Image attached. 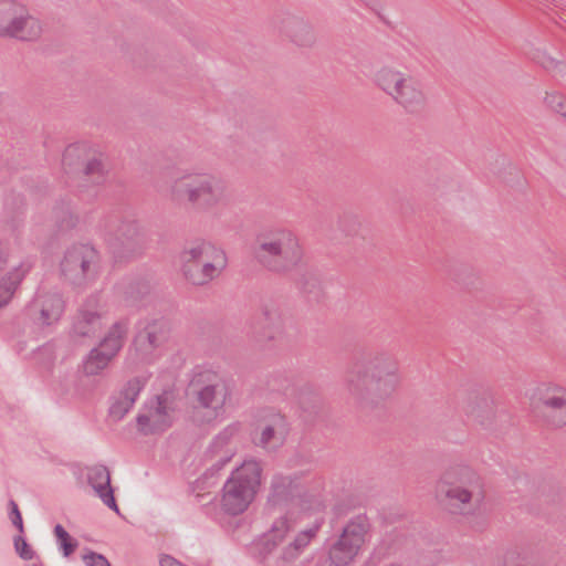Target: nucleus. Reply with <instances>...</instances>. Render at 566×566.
I'll return each instance as SVG.
<instances>
[{
  "label": "nucleus",
  "instance_id": "obj_1",
  "mask_svg": "<svg viewBox=\"0 0 566 566\" xmlns=\"http://www.w3.org/2000/svg\"><path fill=\"white\" fill-rule=\"evenodd\" d=\"M433 499L446 512L468 515L479 511L486 491L482 476L472 467L458 463L448 467L433 485Z\"/></svg>",
  "mask_w": 566,
  "mask_h": 566
},
{
  "label": "nucleus",
  "instance_id": "obj_2",
  "mask_svg": "<svg viewBox=\"0 0 566 566\" xmlns=\"http://www.w3.org/2000/svg\"><path fill=\"white\" fill-rule=\"evenodd\" d=\"M371 80L403 114L418 116L429 109V90L418 76L396 65L385 64L374 72Z\"/></svg>",
  "mask_w": 566,
  "mask_h": 566
},
{
  "label": "nucleus",
  "instance_id": "obj_3",
  "mask_svg": "<svg viewBox=\"0 0 566 566\" xmlns=\"http://www.w3.org/2000/svg\"><path fill=\"white\" fill-rule=\"evenodd\" d=\"M400 384L398 368L394 361L378 360L368 366L353 368L347 377L349 394L360 399L386 398Z\"/></svg>",
  "mask_w": 566,
  "mask_h": 566
},
{
  "label": "nucleus",
  "instance_id": "obj_4",
  "mask_svg": "<svg viewBox=\"0 0 566 566\" xmlns=\"http://www.w3.org/2000/svg\"><path fill=\"white\" fill-rule=\"evenodd\" d=\"M253 256L271 271H285L302 261L303 248L292 231L280 229L259 237Z\"/></svg>",
  "mask_w": 566,
  "mask_h": 566
},
{
  "label": "nucleus",
  "instance_id": "obj_5",
  "mask_svg": "<svg viewBox=\"0 0 566 566\" xmlns=\"http://www.w3.org/2000/svg\"><path fill=\"white\" fill-rule=\"evenodd\" d=\"M181 271L192 284H206L218 277L227 266L226 252L211 242L200 241L180 254Z\"/></svg>",
  "mask_w": 566,
  "mask_h": 566
},
{
  "label": "nucleus",
  "instance_id": "obj_6",
  "mask_svg": "<svg viewBox=\"0 0 566 566\" xmlns=\"http://www.w3.org/2000/svg\"><path fill=\"white\" fill-rule=\"evenodd\" d=\"M261 481V464L254 460L244 461L233 470L223 486V509L230 514L244 512L253 502Z\"/></svg>",
  "mask_w": 566,
  "mask_h": 566
},
{
  "label": "nucleus",
  "instance_id": "obj_7",
  "mask_svg": "<svg viewBox=\"0 0 566 566\" xmlns=\"http://www.w3.org/2000/svg\"><path fill=\"white\" fill-rule=\"evenodd\" d=\"M61 167L66 175L92 182H102L109 172L105 154L98 147L83 142L71 144L64 149Z\"/></svg>",
  "mask_w": 566,
  "mask_h": 566
},
{
  "label": "nucleus",
  "instance_id": "obj_8",
  "mask_svg": "<svg viewBox=\"0 0 566 566\" xmlns=\"http://www.w3.org/2000/svg\"><path fill=\"white\" fill-rule=\"evenodd\" d=\"M533 417L545 428L566 426V388L556 382L537 385L527 397Z\"/></svg>",
  "mask_w": 566,
  "mask_h": 566
},
{
  "label": "nucleus",
  "instance_id": "obj_9",
  "mask_svg": "<svg viewBox=\"0 0 566 566\" xmlns=\"http://www.w3.org/2000/svg\"><path fill=\"white\" fill-rule=\"evenodd\" d=\"M174 200L207 209L219 203L224 196L222 181L212 175H189L176 179L170 186Z\"/></svg>",
  "mask_w": 566,
  "mask_h": 566
},
{
  "label": "nucleus",
  "instance_id": "obj_10",
  "mask_svg": "<svg viewBox=\"0 0 566 566\" xmlns=\"http://www.w3.org/2000/svg\"><path fill=\"white\" fill-rule=\"evenodd\" d=\"M286 433L284 416L276 411H268L256 420L252 442L260 448L273 450L284 442Z\"/></svg>",
  "mask_w": 566,
  "mask_h": 566
},
{
  "label": "nucleus",
  "instance_id": "obj_11",
  "mask_svg": "<svg viewBox=\"0 0 566 566\" xmlns=\"http://www.w3.org/2000/svg\"><path fill=\"white\" fill-rule=\"evenodd\" d=\"M366 534V523L352 522L347 524L339 539L331 549L329 557L332 562L338 566L353 562L365 543Z\"/></svg>",
  "mask_w": 566,
  "mask_h": 566
},
{
  "label": "nucleus",
  "instance_id": "obj_12",
  "mask_svg": "<svg viewBox=\"0 0 566 566\" xmlns=\"http://www.w3.org/2000/svg\"><path fill=\"white\" fill-rule=\"evenodd\" d=\"M43 33V21L32 14L29 9L21 3L20 10L15 13L6 39H14L20 42H36L42 38Z\"/></svg>",
  "mask_w": 566,
  "mask_h": 566
},
{
  "label": "nucleus",
  "instance_id": "obj_13",
  "mask_svg": "<svg viewBox=\"0 0 566 566\" xmlns=\"http://www.w3.org/2000/svg\"><path fill=\"white\" fill-rule=\"evenodd\" d=\"M95 260V251L87 245H77L67 250L61 263L64 275L72 280L85 276Z\"/></svg>",
  "mask_w": 566,
  "mask_h": 566
},
{
  "label": "nucleus",
  "instance_id": "obj_14",
  "mask_svg": "<svg viewBox=\"0 0 566 566\" xmlns=\"http://www.w3.org/2000/svg\"><path fill=\"white\" fill-rule=\"evenodd\" d=\"M172 411L168 399L160 398L155 406L138 416V427L145 433L164 430L171 423Z\"/></svg>",
  "mask_w": 566,
  "mask_h": 566
},
{
  "label": "nucleus",
  "instance_id": "obj_15",
  "mask_svg": "<svg viewBox=\"0 0 566 566\" xmlns=\"http://www.w3.org/2000/svg\"><path fill=\"white\" fill-rule=\"evenodd\" d=\"M35 322L41 326L54 324L61 317L64 302L59 295L44 294L34 303Z\"/></svg>",
  "mask_w": 566,
  "mask_h": 566
},
{
  "label": "nucleus",
  "instance_id": "obj_16",
  "mask_svg": "<svg viewBox=\"0 0 566 566\" xmlns=\"http://www.w3.org/2000/svg\"><path fill=\"white\" fill-rule=\"evenodd\" d=\"M228 398V387L224 381L213 377L208 384L196 391L195 400L221 411Z\"/></svg>",
  "mask_w": 566,
  "mask_h": 566
},
{
  "label": "nucleus",
  "instance_id": "obj_17",
  "mask_svg": "<svg viewBox=\"0 0 566 566\" xmlns=\"http://www.w3.org/2000/svg\"><path fill=\"white\" fill-rule=\"evenodd\" d=\"M88 481L102 501L117 512L118 509L109 486V473L106 468H92L88 472Z\"/></svg>",
  "mask_w": 566,
  "mask_h": 566
},
{
  "label": "nucleus",
  "instance_id": "obj_18",
  "mask_svg": "<svg viewBox=\"0 0 566 566\" xmlns=\"http://www.w3.org/2000/svg\"><path fill=\"white\" fill-rule=\"evenodd\" d=\"M127 328L123 323L113 324L99 340L96 348L113 359L123 346Z\"/></svg>",
  "mask_w": 566,
  "mask_h": 566
},
{
  "label": "nucleus",
  "instance_id": "obj_19",
  "mask_svg": "<svg viewBox=\"0 0 566 566\" xmlns=\"http://www.w3.org/2000/svg\"><path fill=\"white\" fill-rule=\"evenodd\" d=\"M140 389L142 382L139 380L128 382L127 387L112 405V416L115 418H122L134 405Z\"/></svg>",
  "mask_w": 566,
  "mask_h": 566
},
{
  "label": "nucleus",
  "instance_id": "obj_20",
  "mask_svg": "<svg viewBox=\"0 0 566 566\" xmlns=\"http://www.w3.org/2000/svg\"><path fill=\"white\" fill-rule=\"evenodd\" d=\"M29 271L21 268H12L7 276L0 277V307L6 306L12 298L17 287Z\"/></svg>",
  "mask_w": 566,
  "mask_h": 566
},
{
  "label": "nucleus",
  "instance_id": "obj_21",
  "mask_svg": "<svg viewBox=\"0 0 566 566\" xmlns=\"http://www.w3.org/2000/svg\"><path fill=\"white\" fill-rule=\"evenodd\" d=\"M105 311L103 308H86L81 314L77 328L83 335H93L102 329L105 324Z\"/></svg>",
  "mask_w": 566,
  "mask_h": 566
},
{
  "label": "nucleus",
  "instance_id": "obj_22",
  "mask_svg": "<svg viewBox=\"0 0 566 566\" xmlns=\"http://www.w3.org/2000/svg\"><path fill=\"white\" fill-rule=\"evenodd\" d=\"M21 2L17 0H0V38H6Z\"/></svg>",
  "mask_w": 566,
  "mask_h": 566
},
{
  "label": "nucleus",
  "instance_id": "obj_23",
  "mask_svg": "<svg viewBox=\"0 0 566 566\" xmlns=\"http://www.w3.org/2000/svg\"><path fill=\"white\" fill-rule=\"evenodd\" d=\"M221 411L210 408L193 399L190 411V419L197 426H205L212 423L220 416Z\"/></svg>",
  "mask_w": 566,
  "mask_h": 566
},
{
  "label": "nucleus",
  "instance_id": "obj_24",
  "mask_svg": "<svg viewBox=\"0 0 566 566\" xmlns=\"http://www.w3.org/2000/svg\"><path fill=\"white\" fill-rule=\"evenodd\" d=\"M111 360L107 355L94 347L83 364V371L90 376L97 375L108 366Z\"/></svg>",
  "mask_w": 566,
  "mask_h": 566
},
{
  "label": "nucleus",
  "instance_id": "obj_25",
  "mask_svg": "<svg viewBox=\"0 0 566 566\" xmlns=\"http://www.w3.org/2000/svg\"><path fill=\"white\" fill-rule=\"evenodd\" d=\"M21 268L29 271L30 265L18 258H15L7 248L0 245V277L7 276L12 268Z\"/></svg>",
  "mask_w": 566,
  "mask_h": 566
},
{
  "label": "nucleus",
  "instance_id": "obj_26",
  "mask_svg": "<svg viewBox=\"0 0 566 566\" xmlns=\"http://www.w3.org/2000/svg\"><path fill=\"white\" fill-rule=\"evenodd\" d=\"M290 523L286 520L276 521L265 535V544L275 547L286 537L290 531Z\"/></svg>",
  "mask_w": 566,
  "mask_h": 566
},
{
  "label": "nucleus",
  "instance_id": "obj_27",
  "mask_svg": "<svg viewBox=\"0 0 566 566\" xmlns=\"http://www.w3.org/2000/svg\"><path fill=\"white\" fill-rule=\"evenodd\" d=\"M315 531L307 530L298 533L294 541L286 548L285 557L293 558L296 556L314 537Z\"/></svg>",
  "mask_w": 566,
  "mask_h": 566
},
{
  "label": "nucleus",
  "instance_id": "obj_28",
  "mask_svg": "<svg viewBox=\"0 0 566 566\" xmlns=\"http://www.w3.org/2000/svg\"><path fill=\"white\" fill-rule=\"evenodd\" d=\"M60 548L63 551L65 557L73 554L77 547V542L61 526L56 525L54 528Z\"/></svg>",
  "mask_w": 566,
  "mask_h": 566
},
{
  "label": "nucleus",
  "instance_id": "obj_29",
  "mask_svg": "<svg viewBox=\"0 0 566 566\" xmlns=\"http://www.w3.org/2000/svg\"><path fill=\"white\" fill-rule=\"evenodd\" d=\"M544 103L566 118V98L557 93H546Z\"/></svg>",
  "mask_w": 566,
  "mask_h": 566
},
{
  "label": "nucleus",
  "instance_id": "obj_30",
  "mask_svg": "<svg viewBox=\"0 0 566 566\" xmlns=\"http://www.w3.org/2000/svg\"><path fill=\"white\" fill-rule=\"evenodd\" d=\"M294 507L305 513L308 511L321 510L322 503L317 499L310 496L306 499H300L296 503H294Z\"/></svg>",
  "mask_w": 566,
  "mask_h": 566
},
{
  "label": "nucleus",
  "instance_id": "obj_31",
  "mask_svg": "<svg viewBox=\"0 0 566 566\" xmlns=\"http://www.w3.org/2000/svg\"><path fill=\"white\" fill-rule=\"evenodd\" d=\"M82 559L86 566H111L103 555L93 552L84 554Z\"/></svg>",
  "mask_w": 566,
  "mask_h": 566
},
{
  "label": "nucleus",
  "instance_id": "obj_32",
  "mask_svg": "<svg viewBox=\"0 0 566 566\" xmlns=\"http://www.w3.org/2000/svg\"><path fill=\"white\" fill-rule=\"evenodd\" d=\"M14 546H15V549L18 552V554L23 558V559H31L32 558V551L30 549L29 545L27 544V542L21 538V537H18L14 542Z\"/></svg>",
  "mask_w": 566,
  "mask_h": 566
},
{
  "label": "nucleus",
  "instance_id": "obj_33",
  "mask_svg": "<svg viewBox=\"0 0 566 566\" xmlns=\"http://www.w3.org/2000/svg\"><path fill=\"white\" fill-rule=\"evenodd\" d=\"M11 506H12V515H13L12 522L20 531H22V517L18 510V506L14 502H11Z\"/></svg>",
  "mask_w": 566,
  "mask_h": 566
},
{
  "label": "nucleus",
  "instance_id": "obj_34",
  "mask_svg": "<svg viewBox=\"0 0 566 566\" xmlns=\"http://www.w3.org/2000/svg\"><path fill=\"white\" fill-rule=\"evenodd\" d=\"M505 566H520L515 560H509Z\"/></svg>",
  "mask_w": 566,
  "mask_h": 566
},
{
  "label": "nucleus",
  "instance_id": "obj_35",
  "mask_svg": "<svg viewBox=\"0 0 566 566\" xmlns=\"http://www.w3.org/2000/svg\"><path fill=\"white\" fill-rule=\"evenodd\" d=\"M292 38H293V40H294L295 42H300V43H303V42H304L302 39H298L297 34H293V35H292Z\"/></svg>",
  "mask_w": 566,
  "mask_h": 566
}]
</instances>
